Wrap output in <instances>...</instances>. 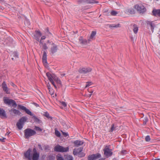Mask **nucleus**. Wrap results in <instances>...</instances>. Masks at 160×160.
Listing matches in <instances>:
<instances>
[{"label": "nucleus", "mask_w": 160, "mask_h": 160, "mask_svg": "<svg viewBox=\"0 0 160 160\" xmlns=\"http://www.w3.org/2000/svg\"><path fill=\"white\" fill-rule=\"evenodd\" d=\"M24 136L25 138L27 139L30 137L33 136L36 134L35 131L30 128H27L24 131Z\"/></svg>", "instance_id": "nucleus-1"}, {"label": "nucleus", "mask_w": 160, "mask_h": 160, "mask_svg": "<svg viewBox=\"0 0 160 160\" xmlns=\"http://www.w3.org/2000/svg\"><path fill=\"white\" fill-rule=\"evenodd\" d=\"M83 149V148L80 147L77 149H74L73 151V153L74 155L78 154V157H82L85 155L84 153L82 152Z\"/></svg>", "instance_id": "nucleus-2"}, {"label": "nucleus", "mask_w": 160, "mask_h": 160, "mask_svg": "<svg viewBox=\"0 0 160 160\" xmlns=\"http://www.w3.org/2000/svg\"><path fill=\"white\" fill-rule=\"evenodd\" d=\"M103 150L104 154L107 158L110 157L113 154L112 149H110L109 146H106Z\"/></svg>", "instance_id": "nucleus-3"}, {"label": "nucleus", "mask_w": 160, "mask_h": 160, "mask_svg": "<svg viewBox=\"0 0 160 160\" xmlns=\"http://www.w3.org/2000/svg\"><path fill=\"white\" fill-rule=\"evenodd\" d=\"M54 150L59 152H66L68 151L69 147L64 148L59 145H57L54 147Z\"/></svg>", "instance_id": "nucleus-4"}, {"label": "nucleus", "mask_w": 160, "mask_h": 160, "mask_svg": "<svg viewBox=\"0 0 160 160\" xmlns=\"http://www.w3.org/2000/svg\"><path fill=\"white\" fill-rule=\"evenodd\" d=\"M4 103L8 105H12V106L14 107H16L17 106V104L16 102L12 99L7 98L4 97L3 99Z\"/></svg>", "instance_id": "nucleus-5"}, {"label": "nucleus", "mask_w": 160, "mask_h": 160, "mask_svg": "<svg viewBox=\"0 0 160 160\" xmlns=\"http://www.w3.org/2000/svg\"><path fill=\"white\" fill-rule=\"evenodd\" d=\"M27 119L26 117H23L19 120V122L17 123V126L19 129L21 130L22 128L23 125Z\"/></svg>", "instance_id": "nucleus-6"}, {"label": "nucleus", "mask_w": 160, "mask_h": 160, "mask_svg": "<svg viewBox=\"0 0 160 160\" xmlns=\"http://www.w3.org/2000/svg\"><path fill=\"white\" fill-rule=\"evenodd\" d=\"M134 7L140 13H143L146 10L142 4H136Z\"/></svg>", "instance_id": "nucleus-7"}, {"label": "nucleus", "mask_w": 160, "mask_h": 160, "mask_svg": "<svg viewBox=\"0 0 160 160\" xmlns=\"http://www.w3.org/2000/svg\"><path fill=\"white\" fill-rule=\"evenodd\" d=\"M101 154L99 153L89 155L88 158V160H96L100 158Z\"/></svg>", "instance_id": "nucleus-8"}, {"label": "nucleus", "mask_w": 160, "mask_h": 160, "mask_svg": "<svg viewBox=\"0 0 160 160\" xmlns=\"http://www.w3.org/2000/svg\"><path fill=\"white\" fill-rule=\"evenodd\" d=\"M18 109L24 111L28 114L31 116L33 115V114L32 112L29 109H27L26 107L21 105H18Z\"/></svg>", "instance_id": "nucleus-9"}, {"label": "nucleus", "mask_w": 160, "mask_h": 160, "mask_svg": "<svg viewBox=\"0 0 160 160\" xmlns=\"http://www.w3.org/2000/svg\"><path fill=\"white\" fill-rule=\"evenodd\" d=\"M79 3L84 4L86 3H98V1H95L94 0H80L78 1Z\"/></svg>", "instance_id": "nucleus-10"}, {"label": "nucleus", "mask_w": 160, "mask_h": 160, "mask_svg": "<svg viewBox=\"0 0 160 160\" xmlns=\"http://www.w3.org/2000/svg\"><path fill=\"white\" fill-rule=\"evenodd\" d=\"M92 71V69L89 68H80L79 70V72L81 73L86 74Z\"/></svg>", "instance_id": "nucleus-11"}, {"label": "nucleus", "mask_w": 160, "mask_h": 160, "mask_svg": "<svg viewBox=\"0 0 160 160\" xmlns=\"http://www.w3.org/2000/svg\"><path fill=\"white\" fill-rule=\"evenodd\" d=\"M2 87L3 90L7 94L10 93L9 89H8L7 86L5 82H3L2 84Z\"/></svg>", "instance_id": "nucleus-12"}, {"label": "nucleus", "mask_w": 160, "mask_h": 160, "mask_svg": "<svg viewBox=\"0 0 160 160\" xmlns=\"http://www.w3.org/2000/svg\"><path fill=\"white\" fill-rule=\"evenodd\" d=\"M58 50V46L54 43L52 44V46L51 47L50 51L52 54L56 53Z\"/></svg>", "instance_id": "nucleus-13"}, {"label": "nucleus", "mask_w": 160, "mask_h": 160, "mask_svg": "<svg viewBox=\"0 0 160 160\" xmlns=\"http://www.w3.org/2000/svg\"><path fill=\"white\" fill-rule=\"evenodd\" d=\"M72 143L75 147H78L82 145L84 143V142L82 141L77 140L73 142Z\"/></svg>", "instance_id": "nucleus-14"}, {"label": "nucleus", "mask_w": 160, "mask_h": 160, "mask_svg": "<svg viewBox=\"0 0 160 160\" xmlns=\"http://www.w3.org/2000/svg\"><path fill=\"white\" fill-rule=\"evenodd\" d=\"M42 61L45 66L47 64V53L45 51L43 52V54L42 57Z\"/></svg>", "instance_id": "nucleus-15"}, {"label": "nucleus", "mask_w": 160, "mask_h": 160, "mask_svg": "<svg viewBox=\"0 0 160 160\" xmlns=\"http://www.w3.org/2000/svg\"><path fill=\"white\" fill-rule=\"evenodd\" d=\"M31 149L29 148L24 153V156L26 158H27L29 160L31 159V157L30 156V152H31Z\"/></svg>", "instance_id": "nucleus-16"}, {"label": "nucleus", "mask_w": 160, "mask_h": 160, "mask_svg": "<svg viewBox=\"0 0 160 160\" xmlns=\"http://www.w3.org/2000/svg\"><path fill=\"white\" fill-rule=\"evenodd\" d=\"M9 112H10V114L12 115L13 114L20 115L21 114V113L19 110L15 109H11L9 111Z\"/></svg>", "instance_id": "nucleus-17"}, {"label": "nucleus", "mask_w": 160, "mask_h": 160, "mask_svg": "<svg viewBox=\"0 0 160 160\" xmlns=\"http://www.w3.org/2000/svg\"><path fill=\"white\" fill-rule=\"evenodd\" d=\"M152 15L160 17V9H154L152 12Z\"/></svg>", "instance_id": "nucleus-18"}, {"label": "nucleus", "mask_w": 160, "mask_h": 160, "mask_svg": "<svg viewBox=\"0 0 160 160\" xmlns=\"http://www.w3.org/2000/svg\"><path fill=\"white\" fill-rule=\"evenodd\" d=\"M96 34V32L95 31H92V32L89 38L88 39V43H89L90 42L94 39V37L95 36Z\"/></svg>", "instance_id": "nucleus-19"}, {"label": "nucleus", "mask_w": 160, "mask_h": 160, "mask_svg": "<svg viewBox=\"0 0 160 160\" xmlns=\"http://www.w3.org/2000/svg\"><path fill=\"white\" fill-rule=\"evenodd\" d=\"M79 42L81 44L86 45L88 43V41L86 39H83L82 37H81L79 39Z\"/></svg>", "instance_id": "nucleus-20"}, {"label": "nucleus", "mask_w": 160, "mask_h": 160, "mask_svg": "<svg viewBox=\"0 0 160 160\" xmlns=\"http://www.w3.org/2000/svg\"><path fill=\"white\" fill-rule=\"evenodd\" d=\"M11 56L12 57V59L13 60H16L18 58V53L16 52H12Z\"/></svg>", "instance_id": "nucleus-21"}, {"label": "nucleus", "mask_w": 160, "mask_h": 160, "mask_svg": "<svg viewBox=\"0 0 160 160\" xmlns=\"http://www.w3.org/2000/svg\"><path fill=\"white\" fill-rule=\"evenodd\" d=\"M125 12L126 13H129L132 15L135 13V11L134 9L131 8L126 9Z\"/></svg>", "instance_id": "nucleus-22"}, {"label": "nucleus", "mask_w": 160, "mask_h": 160, "mask_svg": "<svg viewBox=\"0 0 160 160\" xmlns=\"http://www.w3.org/2000/svg\"><path fill=\"white\" fill-rule=\"evenodd\" d=\"M0 116L1 118H6V115L5 112L2 109H0Z\"/></svg>", "instance_id": "nucleus-23"}, {"label": "nucleus", "mask_w": 160, "mask_h": 160, "mask_svg": "<svg viewBox=\"0 0 160 160\" xmlns=\"http://www.w3.org/2000/svg\"><path fill=\"white\" fill-rule=\"evenodd\" d=\"M42 36V34L41 33L40 31H37L36 34H35L34 36L35 39L38 40L39 41V38Z\"/></svg>", "instance_id": "nucleus-24"}, {"label": "nucleus", "mask_w": 160, "mask_h": 160, "mask_svg": "<svg viewBox=\"0 0 160 160\" xmlns=\"http://www.w3.org/2000/svg\"><path fill=\"white\" fill-rule=\"evenodd\" d=\"M47 76L48 77V80L49 81H51L53 80V78L55 76L54 75H52L50 73L48 72L46 74Z\"/></svg>", "instance_id": "nucleus-25"}, {"label": "nucleus", "mask_w": 160, "mask_h": 160, "mask_svg": "<svg viewBox=\"0 0 160 160\" xmlns=\"http://www.w3.org/2000/svg\"><path fill=\"white\" fill-rule=\"evenodd\" d=\"M39 156L38 153H33L32 157V160H38Z\"/></svg>", "instance_id": "nucleus-26"}, {"label": "nucleus", "mask_w": 160, "mask_h": 160, "mask_svg": "<svg viewBox=\"0 0 160 160\" xmlns=\"http://www.w3.org/2000/svg\"><path fill=\"white\" fill-rule=\"evenodd\" d=\"M53 80H54L56 83L58 84L61 85V82L60 79L56 76H55L53 78Z\"/></svg>", "instance_id": "nucleus-27"}, {"label": "nucleus", "mask_w": 160, "mask_h": 160, "mask_svg": "<svg viewBox=\"0 0 160 160\" xmlns=\"http://www.w3.org/2000/svg\"><path fill=\"white\" fill-rule=\"evenodd\" d=\"M109 28L112 29L113 28H117L120 27V25L119 24H112L108 25Z\"/></svg>", "instance_id": "nucleus-28"}, {"label": "nucleus", "mask_w": 160, "mask_h": 160, "mask_svg": "<svg viewBox=\"0 0 160 160\" xmlns=\"http://www.w3.org/2000/svg\"><path fill=\"white\" fill-rule=\"evenodd\" d=\"M32 118L34 119V121L35 122H36L38 123H39L41 122V121L38 118L35 116L33 115Z\"/></svg>", "instance_id": "nucleus-29"}, {"label": "nucleus", "mask_w": 160, "mask_h": 160, "mask_svg": "<svg viewBox=\"0 0 160 160\" xmlns=\"http://www.w3.org/2000/svg\"><path fill=\"white\" fill-rule=\"evenodd\" d=\"M47 87L49 91V93H50L51 95H53L54 92H51L52 88H51L50 85L49 83L47 84Z\"/></svg>", "instance_id": "nucleus-30"}, {"label": "nucleus", "mask_w": 160, "mask_h": 160, "mask_svg": "<svg viewBox=\"0 0 160 160\" xmlns=\"http://www.w3.org/2000/svg\"><path fill=\"white\" fill-rule=\"evenodd\" d=\"M146 22L148 25H149L151 27V30L152 32H153V29H154V26H153V25L152 24V22H151V21H147Z\"/></svg>", "instance_id": "nucleus-31"}, {"label": "nucleus", "mask_w": 160, "mask_h": 160, "mask_svg": "<svg viewBox=\"0 0 160 160\" xmlns=\"http://www.w3.org/2000/svg\"><path fill=\"white\" fill-rule=\"evenodd\" d=\"M133 31L135 34H136L138 32V28L136 24H134L133 26Z\"/></svg>", "instance_id": "nucleus-32"}, {"label": "nucleus", "mask_w": 160, "mask_h": 160, "mask_svg": "<svg viewBox=\"0 0 160 160\" xmlns=\"http://www.w3.org/2000/svg\"><path fill=\"white\" fill-rule=\"evenodd\" d=\"M57 160H64L62 156L60 154H58L56 156Z\"/></svg>", "instance_id": "nucleus-33"}, {"label": "nucleus", "mask_w": 160, "mask_h": 160, "mask_svg": "<svg viewBox=\"0 0 160 160\" xmlns=\"http://www.w3.org/2000/svg\"><path fill=\"white\" fill-rule=\"evenodd\" d=\"M116 127L115 126V125L114 124H112L111 125V128H110V129L109 131V132H112L115 129Z\"/></svg>", "instance_id": "nucleus-34"}, {"label": "nucleus", "mask_w": 160, "mask_h": 160, "mask_svg": "<svg viewBox=\"0 0 160 160\" xmlns=\"http://www.w3.org/2000/svg\"><path fill=\"white\" fill-rule=\"evenodd\" d=\"M55 135L58 137H59L61 136V133L59 132V131H58V130H57L56 129H55Z\"/></svg>", "instance_id": "nucleus-35"}, {"label": "nucleus", "mask_w": 160, "mask_h": 160, "mask_svg": "<svg viewBox=\"0 0 160 160\" xmlns=\"http://www.w3.org/2000/svg\"><path fill=\"white\" fill-rule=\"evenodd\" d=\"M44 115L48 119L50 118L51 119H52V117L49 116V113L47 112H45Z\"/></svg>", "instance_id": "nucleus-36"}, {"label": "nucleus", "mask_w": 160, "mask_h": 160, "mask_svg": "<svg viewBox=\"0 0 160 160\" xmlns=\"http://www.w3.org/2000/svg\"><path fill=\"white\" fill-rule=\"evenodd\" d=\"M34 129L37 131H42V129L36 126H35Z\"/></svg>", "instance_id": "nucleus-37"}, {"label": "nucleus", "mask_w": 160, "mask_h": 160, "mask_svg": "<svg viewBox=\"0 0 160 160\" xmlns=\"http://www.w3.org/2000/svg\"><path fill=\"white\" fill-rule=\"evenodd\" d=\"M110 13L112 16H116L118 14V12L116 11H112Z\"/></svg>", "instance_id": "nucleus-38"}, {"label": "nucleus", "mask_w": 160, "mask_h": 160, "mask_svg": "<svg viewBox=\"0 0 160 160\" xmlns=\"http://www.w3.org/2000/svg\"><path fill=\"white\" fill-rule=\"evenodd\" d=\"M67 160H73V158L71 155H69L67 158Z\"/></svg>", "instance_id": "nucleus-39"}, {"label": "nucleus", "mask_w": 160, "mask_h": 160, "mask_svg": "<svg viewBox=\"0 0 160 160\" xmlns=\"http://www.w3.org/2000/svg\"><path fill=\"white\" fill-rule=\"evenodd\" d=\"M127 153V151L126 150H122V151H121V152H120V153L121 154H122V155H125V154H126Z\"/></svg>", "instance_id": "nucleus-40"}, {"label": "nucleus", "mask_w": 160, "mask_h": 160, "mask_svg": "<svg viewBox=\"0 0 160 160\" xmlns=\"http://www.w3.org/2000/svg\"><path fill=\"white\" fill-rule=\"evenodd\" d=\"M145 139L146 141L149 142L150 140V136L148 135L146 136L145 137Z\"/></svg>", "instance_id": "nucleus-41"}, {"label": "nucleus", "mask_w": 160, "mask_h": 160, "mask_svg": "<svg viewBox=\"0 0 160 160\" xmlns=\"http://www.w3.org/2000/svg\"><path fill=\"white\" fill-rule=\"evenodd\" d=\"M86 83L87 84L85 86L86 88L90 86L91 85H92V83L91 82H87Z\"/></svg>", "instance_id": "nucleus-42"}, {"label": "nucleus", "mask_w": 160, "mask_h": 160, "mask_svg": "<svg viewBox=\"0 0 160 160\" xmlns=\"http://www.w3.org/2000/svg\"><path fill=\"white\" fill-rule=\"evenodd\" d=\"M62 134L65 137H66L68 136V134L67 132H66L62 131H61Z\"/></svg>", "instance_id": "nucleus-43"}, {"label": "nucleus", "mask_w": 160, "mask_h": 160, "mask_svg": "<svg viewBox=\"0 0 160 160\" xmlns=\"http://www.w3.org/2000/svg\"><path fill=\"white\" fill-rule=\"evenodd\" d=\"M43 48L45 50H46L48 48V47L47 46L46 43H44L42 46Z\"/></svg>", "instance_id": "nucleus-44"}, {"label": "nucleus", "mask_w": 160, "mask_h": 160, "mask_svg": "<svg viewBox=\"0 0 160 160\" xmlns=\"http://www.w3.org/2000/svg\"><path fill=\"white\" fill-rule=\"evenodd\" d=\"M50 82L54 86V87L56 88H57V87L56 85L55 84L54 81H53V80H52L51 81H50Z\"/></svg>", "instance_id": "nucleus-45"}, {"label": "nucleus", "mask_w": 160, "mask_h": 160, "mask_svg": "<svg viewBox=\"0 0 160 160\" xmlns=\"http://www.w3.org/2000/svg\"><path fill=\"white\" fill-rule=\"evenodd\" d=\"M61 104L64 107H65L67 106V104L65 102H61Z\"/></svg>", "instance_id": "nucleus-46"}, {"label": "nucleus", "mask_w": 160, "mask_h": 160, "mask_svg": "<svg viewBox=\"0 0 160 160\" xmlns=\"http://www.w3.org/2000/svg\"><path fill=\"white\" fill-rule=\"evenodd\" d=\"M49 158V160H54L55 158L52 156H50Z\"/></svg>", "instance_id": "nucleus-47"}, {"label": "nucleus", "mask_w": 160, "mask_h": 160, "mask_svg": "<svg viewBox=\"0 0 160 160\" xmlns=\"http://www.w3.org/2000/svg\"><path fill=\"white\" fill-rule=\"evenodd\" d=\"M38 146L40 149L41 150H42V147H41V145L40 144H38Z\"/></svg>", "instance_id": "nucleus-48"}, {"label": "nucleus", "mask_w": 160, "mask_h": 160, "mask_svg": "<svg viewBox=\"0 0 160 160\" xmlns=\"http://www.w3.org/2000/svg\"><path fill=\"white\" fill-rule=\"evenodd\" d=\"M33 152H34V153H38L37 152V150L36 149L34 148L33 149Z\"/></svg>", "instance_id": "nucleus-49"}, {"label": "nucleus", "mask_w": 160, "mask_h": 160, "mask_svg": "<svg viewBox=\"0 0 160 160\" xmlns=\"http://www.w3.org/2000/svg\"><path fill=\"white\" fill-rule=\"evenodd\" d=\"M5 139V138H0V141L2 142H4Z\"/></svg>", "instance_id": "nucleus-50"}, {"label": "nucleus", "mask_w": 160, "mask_h": 160, "mask_svg": "<svg viewBox=\"0 0 160 160\" xmlns=\"http://www.w3.org/2000/svg\"><path fill=\"white\" fill-rule=\"evenodd\" d=\"M46 38V37L44 36H42V37H41V39L42 40H43V39H44Z\"/></svg>", "instance_id": "nucleus-51"}, {"label": "nucleus", "mask_w": 160, "mask_h": 160, "mask_svg": "<svg viewBox=\"0 0 160 160\" xmlns=\"http://www.w3.org/2000/svg\"><path fill=\"white\" fill-rule=\"evenodd\" d=\"M148 121V119L147 118H146L144 119V121L145 122H147Z\"/></svg>", "instance_id": "nucleus-52"}, {"label": "nucleus", "mask_w": 160, "mask_h": 160, "mask_svg": "<svg viewBox=\"0 0 160 160\" xmlns=\"http://www.w3.org/2000/svg\"><path fill=\"white\" fill-rule=\"evenodd\" d=\"M39 42L40 44H43L42 42V41L41 40H40V41H39Z\"/></svg>", "instance_id": "nucleus-53"}, {"label": "nucleus", "mask_w": 160, "mask_h": 160, "mask_svg": "<svg viewBox=\"0 0 160 160\" xmlns=\"http://www.w3.org/2000/svg\"><path fill=\"white\" fill-rule=\"evenodd\" d=\"M154 160H160V158L155 159Z\"/></svg>", "instance_id": "nucleus-54"}, {"label": "nucleus", "mask_w": 160, "mask_h": 160, "mask_svg": "<svg viewBox=\"0 0 160 160\" xmlns=\"http://www.w3.org/2000/svg\"><path fill=\"white\" fill-rule=\"evenodd\" d=\"M35 105L36 106H37V107L39 106V105L38 104H37V103H35Z\"/></svg>", "instance_id": "nucleus-55"}, {"label": "nucleus", "mask_w": 160, "mask_h": 160, "mask_svg": "<svg viewBox=\"0 0 160 160\" xmlns=\"http://www.w3.org/2000/svg\"><path fill=\"white\" fill-rule=\"evenodd\" d=\"M12 86H13V87H14L15 86V85L14 83H12Z\"/></svg>", "instance_id": "nucleus-56"}, {"label": "nucleus", "mask_w": 160, "mask_h": 160, "mask_svg": "<svg viewBox=\"0 0 160 160\" xmlns=\"http://www.w3.org/2000/svg\"><path fill=\"white\" fill-rule=\"evenodd\" d=\"M3 1L4 0H0V2H3Z\"/></svg>", "instance_id": "nucleus-57"}, {"label": "nucleus", "mask_w": 160, "mask_h": 160, "mask_svg": "<svg viewBox=\"0 0 160 160\" xmlns=\"http://www.w3.org/2000/svg\"><path fill=\"white\" fill-rule=\"evenodd\" d=\"M98 160H103V158H100Z\"/></svg>", "instance_id": "nucleus-58"}, {"label": "nucleus", "mask_w": 160, "mask_h": 160, "mask_svg": "<svg viewBox=\"0 0 160 160\" xmlns=\"http://www.w3.org/2000/svg\"><path fill=\"white\" fill-rule=\"evenodd\" d=\"M9 133H10V132L9 133H8V132H7L6 134H7L8 135Z\"/></svg>", "instance_id": "nucleus-59"}, {"label": "nucleus", "mask_w": 160, "mask_h": 160, "mask_svg": "<svg viewBox=\"0 0 160 160\" xmlns=\"http://www.w3.org/2000/svg\"><path fill=\"white\" fill-rule=\"evenodd\" d=\"M93 91H92L91 92H90L91 93H92V92H93Z\"/></svg>", "instance_id": "nucleus-60"}, {"label": "nucleus", "mask_w": 160, "mask_h": 160, "mask_svg": "<svg viewBox=\"0 0 160 160\" xmlns=\"http://www.w3.org/2000/svg\"><path fill=\"white\" fill-rule=\"evenodd\" d=\"M92 95V93H91L90 95V96H91Z\"/></svg>", "instance_id": "nucleus-61"}, {"label": "nucleus", "mask_w": 160, "mask_h": 160, "mask_svg": "<svg viewBox=\"0 0 160 160\" xmlns=\"http://www.w3.org/2000/svg\"><path fill=\"white\" fill-rule=\"evenodd\" d=\"M47 32H48V29H47Z\"/></svg>", "instance_id": "nucleus-62"}]
</instances>
